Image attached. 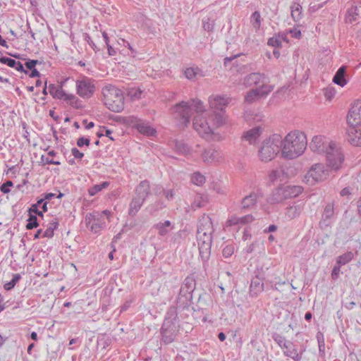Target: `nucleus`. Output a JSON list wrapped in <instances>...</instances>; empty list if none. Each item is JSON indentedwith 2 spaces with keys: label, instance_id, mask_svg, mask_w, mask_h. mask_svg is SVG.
I'll use <instances>...</instances> for the list:
<instances>
[{
  "label": "nucleus",
  "instance_id": "f257e3e1",
  "mask_svg": "<svg viewBox=\"0 0 361 361\" xmlns=\"http://www.w3.org/2000/svg\"><path fill=\"white\" fill-rule=\"evenodd\" d=\"M175 117L187 126L190 123L191 115L195 113L193 118V128L200 135L204 137L210 136L213 133L214 117L212 125H210L207 118V114L204 111L202 102L198 99H192L188 102H181L173 108Z\"/></svg>",
  "mask_w": 361,
  "mask_h": 361
},
{
  "label": "nucleus",
  "instance_id": "f03ea898",
  "mask_svg": "<svg viewBox=\"0 0 361 361\" xmlns=\"http://www.w3.org/2000/svg\"><path fill=\"white\" fill-rule=\"evenodd\" d=\"M214 231L211 218L205 215L202 216L197 226V240L200 256L203 262L204 267H205V264L210 257Z\"/></svg>",
  "mask_w": 361,
  "mask_h": 361
},
{
  "label": "nucleus",
  "instance_id": "7ed1b4c3",
  "mask_svg": "<svg viewBox=\"0 0 361 361\" xmlns=\"http://www.w3.org/2000/svg\"><path fill=\"white\" fill-rule=\"evenodd\" d=\"M307 147V139L304 133L294 131L288 133L282 140L281 152L283 157L295 159L300 156Z\"/></svg>",
  "mask_w": 361,
  "mask_h": 361
},
{
  "label": "nucleus",
  "instance_id": "20e7f679",
  "mask_svg": "<svg viewBox=\"0 0 361 361\" xmlns=\"http://www.w3.org/2000/svg\"><path fill=\"white\" fill-rule=\"evenodd\" d=\"M178 322L176 308L170 307L166 312L161 332V341L165 344H169L175 341L178 331Z\"/></svg>",
  "mask_w": 361,
  "mask_h": 361
},
{
  "label": "nucleus",
  "instance_id": "39448f33",
  "mask_svg": "<svg viewBox=\"0 0 361 361\" xmlns=\"http://www.w3.org/2000/svg\"><path fill=\"white\" fill-rule=\"evenodd\" d=\"M282 147V137L279 134H274L265 139L258 151L260 161L267 162L271 161L278 154Z\"/></svg>",
  "mask_w": 361,
  "mask_h": 361
},
{
  "label": "nucleus",
  "instance_id": "423d86ee",
  "mask_svg": "<svg viewBox=\"0 0 361 361\" xmlns=\"http://www.w3.org/2000/svg\"><path fill=\"white\" fill-rule=\"evenodd\" d=\"M104 102L109 110L121 112L124 109V97L121 91L114 85H106L102 88Z\"/></svg>",
  "mask_w": 361,
  "mask_h": 361
},
{
  "label": "nucleus",
  "instance_id": "0eeeda50",
  "mask_svg": "<svg viewBox=\"0 0 361 361\" xmlns=\"http://www.w3.org/2000/svg\"><path fill=\"white\" fill-rule=\"evenodd\" d=\"M230 102V98L226 95H212L209 97V103L211 109H214V125L217 127L222 126L226 121L224 109Z\"/></svg>",
  "mask_w": 361,
  "mask_h": 361
},
{
  "label": "nucleus",
  "instance_id": "6e6552de",
  "mask_svg": "<svg viewBox=\"0 0 361 361\" xmlns=\"http://www.w3.org/2000/svg\"><path fill=\"white\" fill-rule=\"evenodd\" d=\"M326 159L327 166L335 171L339 170L344 161V156L341 147L336 143L330 142L326 148Z\"/></svg>",
  "mask_w": 361,
  "mask_h": 361
},
{
  "label": "nucleus",
  "instance_id": "1a4fd4ad",
  "mask_svg": "<svg viewBox=\"0 0 361 361\" xmlns=\"http://www.w3.org/2000/svg\"><path fill=\"white\" fill-rule=\"evenodd\" d=\"M329 175V171L325 169L322 164H315L308 171L305 175L307 182L311 185L314 184L316 182H319L325 180Z\"/></svg>",
  "mask_w": 361,
  "mask_h": 361
},
{
  "label": "nucleus",
  "instance_id": "9d476101",
  "mask_svg": "<svg viewBox=\"0 0 361 361\" xmlns=\"http://www.w3.org/2000/svg\"><path fill=\"white\" fill-rule=\"evenodd\" d=\"M94 81L89 78H83L76 82L77 94L83 99L90 98L95 92Z\"/></svg>",
  "mask_w": 361,
  "mask_h": 361
},
{
  "label": "nucleus",
  "instance_id": "9b49d317",
  "mask_svg": "<svg viewBox=\"0 0 361 361\" xmlns=\"http://www.w3.org/2000/svg\"><path fill=\"white\" fill-rule=\"evenodd\" d=\"M347 122L349 126H361V101H355L350 109Z\"/></svg>",
  "mask_w": 361,
  "mask_h": 361
},
{
  "label": "nucleus",
  "instance_id": "f8f14e48",
  "mask_svg": "<svg viewBox=\"0 0 361 361\" xmlns=\"http://www.w3.org/2000/svg\"><path fill=\"white\" fill-rule=\"evenodd\" d=\"M272 90L271 85H261V87H250V103L265 98Z\"/></svg>",
  "mask_w": 361,
  "mask_h": 361
},
{
  "label": "nucleus",
  "instance_id": "ddd939ff",
  "mask_svg": "<svg viewBox=\"0 0 361 361\" xmlns=\"http://www.w3.org/2000/svg\"><path fill=\"white\" fill-rule=\"evenodd\" d=\"M202 157L204 162L214 164L221 162L224 160V154L220 149L211 147L205 149Z\"/></svg>",
  "mask_w": 361,
  "mask_h": 361
},
{
  "label": "nucleus",
  "instance_id": "4468645a",
  "mask_svg": "<svg viewBox=\"0 0 361 361\" xmlns=\"http://www.w3.org/2000/svg\"><path fill=\"white\" fill-rule=\"evenodd\" d=\"M335 216L334 204L329 202L326 204L324 207V212L322 215V219L319 221V226L322 228H326L332 224Z\"/></svg>",
  "mask_w": 361,
  "mask_h": 361
},
{
  "label": "nucleus",
  "instance_id": "2eb2a0df",
  "mask_svg": "<svg viewBox=\"0 0 361 361\" xmlns=\"http://www.w3.org/2000/svg\"><path fill=\"white\" fill-rule=\"evenodd\" d=\"M304 209V204L302 202H294L285 209L284 218L290 221L300 216Z\"/></svg>",
  "mask_w": 361,
  "mask_h": 361
},
{
  "label": "nucleus",
  "instance_id": "dca6fc26",
  "mask_svg": "<svg viewBox=\"0 0 361 361\" xmlns=\"http://www.w3.org/2000/svg\"><path fill=\"white\" fill-rule=\"evenodd\" d=\"M330 142H327L325 137L321 135L314 136L310 144V149L318 154L326 152V148Z\"/></svg>",
  "mask_w": 361,
  "mask_h": 361
},
{
  "label": "nucleus",
  "instance_id": "f3484780",
  "mask_svg": "<svg viewBox=\"0 0 361 361\" xmlns=\"http://www.w3.org/2000/svg\"><path fill=\"white\" fill-rule=\"evenodd\" d=\"M347 140L353 146H361V126H349L347 130Z\"/></svg>",
  "mask_w": 361,
  "mask_h": 361
},
{
  "label": "nucleus",
  "instance_id": "a211bd4d",
  "mask_svg": "<svg viewBox=\"0 0 361 361\" xmlns=\"http://www.w3.org/2000/svg\"><path fill=\"white\" fill-rule=\"evenodd\" d=\"M134 127L138 130L139 133L146 136H153L156 133V130L148 123L140 119L135 118Z\"/></svg>",
  "mask_w": 361,
  "mask_h": 361
},
{
  "label": "nucleus",
  "instance_id": "6ab92c4d",
  "mask_svg": "<svg viewBox=\"0 0 361 361\" xmlns=\"http://www.w3.org/2000/svg\"><path fill=\"white\" fill-rule=\"evenodd\" d=\"M361 18V2L351 6L347 12L346 22L352 23Z\"/></svg>",
  "mask_w": 361,
  "mask_h": 361
},
{
  "label": "nucleus",
  "instance_id": "aec40b11",
  "mask_svg": "<svg viewBox=\"0 0 361 361\" xmlns=\"http://www.w3.org/2000/svg\"><path fill=\"white\" fill-rule=\"evenodd\" d=\"M135 196L145 201L150 194V183L148 180L141 181L135 188Z\"/></svg>",
  "mask_w": 361,
  "mask_h": 361
},
{
  "label": "nucleus",
  "instance_id": "412c9836",
  "mask_svg": "<svg viewBox=\"0 0 361 361\" xmlns=\"http://www.w3.org/2000/svg\"><path fill=\"white\" fill-rule=\"evenodd\" d=\"M283 354L291 357L294 361H300L302 358V353H298L295 345L289 341L283 348Z\"/></svg>",
  "mask_w": 361,
  "mask_h": 361
},
{
  "label": "nucleus",
  "instance_id": "4be33fe9",
  "mask_svg": "<svg viewBox=\"0 0 361 361\" xmlns=\"http://www.w3.org/2000/svg\"><path fill=\"white\" fill-rule=\"evenodd\" d=\"M192 291L189 289L185 288L183 290V287H180L179 295L178 297V302L183 305H189L192 300Z\"/></svg>",
  "mask_w": 361,
  "mask_h": 361
},
{
  "label": "nucleus",
  "instance_id": "5701e85b",
  "mask_svg": "<svg viewBox=\"0 0 361 361\" xmlns=\"http://www.w3.org/2000/svg\"><path fill=\"white\" fill-rule=\"evenodd\" d=\"M61 100L66 102L72 107L77 109H81L83 107L82 101L80 100L75 94H68L65 92L64 96L63 97Z\"/></svg>",
  "mask_w": 361,
  "mask_h": 361
},
{
  "label": "nucleus",
  "instance_id": "b1692460",
  "mask_svg": "<svg viewBox=\"0 0 361 361\" xmlns=\"http://www.w3.org/2000/svg\"><path fill=\"white\" fill-rule=\"evenodd\" d=\"M264 130V126L262 124L254 126L250 129V145L256 143Z\"/></svg>",
  "mask_w": 361,
  "mask_h": 361
},
{
  "label": "nucleus",
  "instance_id": "393cba45",
  "mask_svg": "<svg viewBox=\"0 0 361 361\" xmlns=\"http://www.w3.org/2000/svg\"><path fill=\"white\" fill-rule=\"evenodd\" d=\"M345 72V66H343L340 67L333 78V82L341 87L345 86L347 83Z\"/></svg>",
  "mask_w": 361,
  "mask_h": 361
},
{
  "label": "nucleus",
  "instance_id": "a878e982",
  "mask_svg": "<svg viewBox=\"0 0 361 361\" xmlns=\"http://www.w3.org/2000/svg\"><path fill=\"white\" fill-rule=\"evenodd\" d=\"M154 228L158 231V233L161 236L167 235L170 231L173 229L171 222L169 220L160 221L154 226Z\"/></svg>",
  "mask_w": 361,
  "mask_h": 361
},
{
  "label": "nucleus",
  "instance_id": "bb28decb",
  "mask_svg": "<svg viewBox=\"0 0 361 361\" xmlns=\"http://www.w3.org/2000/svg\"><path fill=\"white\" fill-rule=\"evenodd\" d=\"M285 192L283 187H280L274 190L271 195L269 198V202L271 204H276L286 200Z\"/></svg>",
  "mask_w": 361,
  "mask_h": 361
},
{
  "label": "nucleus",
  "instance_id": "cd10ccee",
  "mask_svg": "<svg viewBox=\"0 0 361 361\" xmlns=\"http://www.w3.org/2000/svg\"><path fill=\"white\" fill-rule=\"evenodd\" d=\"M286 199L298 197L302 193L303 188L299 185L283 186Z\"/></svg>",
  "mask_w": 361,
  "mask_h": 361
},
{
  "label": "nucleus",
  "instance_id": "c85d7f7f",
  "mask_svg": "<svg viewBox=\"0 0 361 361\" xmlns=\"http://www.w3.org/2000/svg\"><path fill=\"white\" fill-rule=\"evenodd\" d=\"M145 201L135 195L133 198L128 209V214L131 216H134L138 212L142 207Z\"/></svg>",
  "mask_w": 361,
  "mask_h": 361
},
{
  "label": "nucleus",
  "instance_id": "c756f323",
  "mask_svg": "<svg viewBox=\"0 0 361 361\" xmlns=\"http://www.w3.org/2000/svg\"><path fill=\"white\" fill-rule=\"evenodd\" d=\"M261 85H268L266 84L265 77L259 73H254L250 74V87H261Z\"/></svg>",
  "mask_w": 361,
  "mask_h": 361
},
{
  "label": "nucleus",
  "instance_id": "7c9ffc66",
  "mask_svg": "<svg viewBox=\"0 0 361 361\" xmlns=\"http://www.w3.org/2000/svg\"><path fill=\"white\" fill-rule=\"evenodd\" d=\"M247 222V215H244L243 216H233L226 221V226L227 227L233 226H243Z\"/></svg>",
  "mask_w": 361,
  "mask_h": 361
},
{
  "label": "nucleus",
  "instance_id": "2f4dec72",
  "mask_svg": "<svg viewBox=\"0 0 361 361\" xmlns=\"http://www.w3.org/2000/svg\"><path fill=\"white\" fill-rule=\"evenodd\" d=\"M208 202V198L207 195L202 194H196L192 203L191 204V208L192 209H196L197 208H201L204 207Z\"/></svg>",
  "mask_w": 361,
  "mask_h": 361
},
{
  "label": "nucleus",
  "instance_id": "473e14b6",
  "mask_svg": "<svg viewBox=\"0 0 361 361\" xmlns=\"http://www.w3.org/2000/svg\"><path fill=\"white\" fill-rule=\"evenodd\" d=\"M59 226V221L56 219H53L47 226V229L43 232L42 238H52L54 236V231Z\"/></svg>",
  "mask_w": 361,
  "mask_h": 361
},
{
  "label": "nucleus",
  "instance_id": "72a5a7b5",
  "mask_svg": "<svg viewBox=\"0 0 361 361\" xmlns=\"http://www.w3.org/2000/svg\"><path fill=\"white\" fill-rule=\"evenodd\" d=\"M49 93L56 99H62L64 96L65 91L61 87L55 85L54 84H49L48 86Z\"/></svg>",
  "mask_w": 361,
  "mask_h": 361
},
{
  "label": "nucleus",
  "instance_id": "f704fd0d",
  "mask_svg": "<svg viewBox=\"0 0 361 361\" xmlns=\"http://www.w3.org/2000/svg\"><path fill=\"white\" fill-rule=\"evenodd\" d=\"M250 292H253L255 295L262 292L264 289L262 280L258 277L253 279L250 284Z\"/></svg>",
  "mask_w": 361,
  "mask_h": 361
},
{
  "label": "nucleus",
  "instance_id": "c9c22d12",
  "mask_svg": "<svg viewBox=\"0 0 361 361\" xmlns=\"http://www.w3.org/2000/svg\"><path fill=\"white\" fill-rule=\"evenodd\" d=\"M184 75L186 78L190 80H195L197 76H204V75L202 73V71L197 67L187 68L184 71Z\"/></svg>",
  "mask_w": 361,
  "mask_h": 361
},
{
  "label": "nucleus",
  "instance_id": "e433bc0d",
  "mask_svg": "<svg viewBox=\"0 0 361 361\" xmlns=\"http://www.w3.org/2000/svg\"><path fill=\"white\" fill-rule=\"evenodd\" d=\"M291 16L295 21H299L302 18V6L298 2H293L290 6Z\"/></svg>",
  "mask_w": 361,
  "mask_h": 361
},
{
  "label": "nucleus",
  "instance_id": "4c0bfd02",
  "mask_svg": "<svg viewBox=\"0 0 361 361\" xmlns=\"http://www.w3.org/2000/svg\"><path fill=\"white\" fill-rule=\"evenodd\" d=\"M174 149L179 154L186 155L190 153V147L183 141H176L175 142Z\"/></svg>",
  "mask_w": 361,
  "mask_h": 361
},
{
  "label": "nucleus",
  "instance_id": "58836bf2",
  "mask_svg": "<svg viewBox=\"0 0 361 361\" xmlns=\"http://www.w3.org/2000/svg\"><path fill=\"white\" fill-rule=\"evenodd\" d=\"M181 287H183V290L186 288L193 292L196 287L195 277L192 275L188 276L183 281Z\"/></svg>",
  "mask_w": 361,
  "mask_h": 361
},
{
  "label": "nucleus",
  "instance_id": "ea45409f",
  "mask_svg": "<svg viewBox=\"0 0 361 361\" xmlns=\"http://www.w3.org/2000/svg\"><path fill=\"white\" fill-rule=\"evenodd\" d=\"M42 204V210L44 212H47L48 210L47 208V202H44V200H39L37 202L33 204H32L31 207L29 209V214H32L33 213L36 214V213L39 211L38 208L40 207V204Z\"/></svg>",
  "mask_w": 361,
  "mask_h": 361
},
{
  "label": "nucleus",
  "instance_id": "a19ab883",
  "mask_svg": "<svg viewBox=\"0 0 361 361\" xmlns=\"http://www.w3.org/2000/svg\"><path fill=\"white\" fill-rule=\"evenodd\" d=\"M109 182L104 181L100 184H96L89 188L88 192L90 196H94L103 189L106 188L109 185Z\"/></svg>",
  "mask_w": 361,
  "mask_h": 361
},
{
  "label": "nucleus",
  "instance_id": "79ce46f5",
  "mask_svg": "<svg viewBox=\"0 0 361 361\" xmlns=\"http://www.w3.org/2000/svg\"><path fill=\"white\" fill-rule=\"evenodd\" d=\"M166 207L164 202L161 200H157L154 203L148 205L147 209L151 214H154L156 212Z\"/></svg>",
  "mask_w": 361,
  "mask_h": 361
},
{
  "label": "nucleus",
  "instance_id": "37998d69",
  "mask_svg": "<svg viewBox=\"0 0 361 361\" xmlns=\"http://www.w3.org/2000/svg\"><path fill=\"white\" fill-rule=\"evenodd\" d=\"M190 180L193 184L197 186H202L205 183L206 178L201 173L195 172L191 175Z\"/></svg>",
  "mask_w": 361,
  "mask_h": 361
},
{
  "label": "nucleus",
  "instance_id": "c03bdc74",
  "mask_svg": "<svg viewBox=\"0 0 361 361\" xmlns=\"http://www.w3.org/2000/svg\"><path fill=\"white\" fill-rule=\"evenodd\" d=\"M353 256L352 252H347L337 258L336 264L339 266L345 265L353 259Z\"/></svg>",
  "mask_w": 361,
  "mask_h": 361
},
{
  "label": "nucleus",
  "instance_id": "a18cd8bd",
  "mask_svg": "<svg viewBox=\"0 0 361 361\" xmlns=\"http://www.w3.org/2000/svg\"><path fill=\"white\" fill-rule=\"evenodd\" d=\"M249 197L250 205H254L257 203V201H259V200L262 198V192L259 188H255V191H252L251 193H250Z\"/></svg>",
  "mask_w": 361,
  "mask_h": 361
},
{
  "label": "nucleus",
  "instance_id": "49530a36",
  "mask_svg": "<svg viewBox=\"0 0 361 361\" xmlns=\"http://www.w3.org/2000/svg\"><path fill=\"white\" fill-rule=\"evenodd\" d=\"M250 18H251V21H252L253 27L256 30H258L260 28V26H261L262 18H261L260 13L258 11H255L252 14Z\"/></svg>",
  "mask_w": 361,
  "mask_h": 361
},
{
  "label": "nucleus",
  "instance_id": "de8ad7c7",
  "mask_svg": "<svg viewBox=\"0 0 361 361\" xmlns=\"http://www.w3.org/2000/svg\"><path fill=\"white\" fill-rule=\"evenodd\" d=\"M21 279V276L19 274H13L12 279L4 284V288L6 290H10L14 288L16 284L19 281V280Z\"/></svg>",
  "mask_w": 361,
  "mask_h": 361
},
{
  "label": "nucleus",
  "instance_id": "09e8293b",
  "mask_svg": "<svg viewBox=\"0 0 361 361\" xmlns=\"http://www.w3.org/2000/svg\"><path fill=\"white\" fill-rule=\"evenodd\" d=\"M142 91L137 87H131L128 90L127 95L133 100L139 99L141 97Z\"/></svg>",
  "mask_w": 361,
  "mask_h": 361
},
{
  "label": "nucleus",
  "instance_id": "8fccbe9b",
  "mask_svg": "<svg viewBox=\"0 0 361 361\" xmlns=\"http://www.w3.org/2000/svg\"><path fill=\"white\" fill-rule=\"evenodd\" d=\"M39 226L37 217L34 214H29V218L27 219V224L26 225V228L27 230H31L37 228Z\"/></svg>",
  "mask_w": 361,
  "mask_h": 361
},
{
  "label": "nucleus",
  "instance_id": "3c124183",
  "mask_svg": "<svg viewBox=\"0 0 361 361\" xmlns=\"http://www.w3.org/2000/svg\"><path fill=\"white\" fill-rule=\"evenodd\" d=\"M324 94L326 100L331 101L336 94V90L333 87H328L324 89Z\"/></svg>",
  "mask_w": 361,
  "mask_h": 361
},
{
  "label": "nucleus",
  "instance_id": "603ef678",
  "mask_svg": "<svg viewBox=\"0 0 361 361\" xmlns=\"http://www.w3.org/2000/svg\"><path fill=\"white\" fill-rule=\"evenodd\" d=\"M202 25L205 30L212 31L214 28V21L211 20L209 17H205L202 19Z\"/></svg>",
  "mask_w": 361,
  "mask_h": 361
},
{
  "label": "nucleus",
  "instance_id": "864d4df0",
  "mask_svg": "<svg viewBox=\"0 0 361 361\" xmlns=\"http://www.w3.org/2000/svg\"><path fill=\"white\" fill-rule=\"evenodd\" d=\"M44 197L41 198L40 200H44V202H47L48 203V201L51 200L52 198H61L63 197L64 194L59 192L58 195L53 193V192H47L44 193Z\"/></svg>",
  "mask_w": 361,
  "mask_h": 361
},
{
  "label": "nucleus",
  "instance_id": "5fc2aeb1",
  "mask_svg": "<svg viewBox=\"0 0 361 361\" xmlns=\"http://www.w3.org/2000/svg\"><path fill=\"white\" fill-rule=\"evenodd\" d=\"M273 338H274V341L276 342L277 344L282 348H283L285 347L287 342H289V341H286L283 336H282L279 334L274 335Z\"/></svg>",
  "mask_w": 361,
  "mask_h": 361
},
{
  "label": "nucleus",
  "instance_id": "6e6d98bb",
  "mask_svg": "<svg viewBox=\"0 0 361 361\" xmlns=\"http://www.w3.org/2000/svg\"><path fill=\"white\" fill-rule=\"evenodd\" d=\"M16 61H17L15 59L6 56H2L0 58V63L6 64L11 68L15 67Z\"/></svg>",
  "mask_w": 361,
  "mask_h": 361
},
{
  "label": "nucleus",
  "instance_id": "4d7b16f0",
  "mask_svg": "<svg viewBox=\"0 0 361 361\" xmlns=\"http://www.w3.org/2000/svg\"><path fill=\"white\" fill-rule=\"evenodd\" d=\"M234 252V246L228 245L225 246L222 250V255L225 258L230 257Z\"/></svg>",
  "mask_w": 361,
  "mask_h": 361
},
{
  "label": "nucleus",
  "instance_id": "13d9d810",
  "mask_svg": "<svg viewBox=\"0 0 361 361\" xmlns=\"http://www.w3.org/2000/svg\"><path fill=\"white\" fill-rule=\"evenodd\" d=\"M267 44L274 47H279L281 45V41L279 37H273L269 39Z\"/></svg>",
  "mask_w": 361,
  "mask_h": 361
},
{
  "label": "nucleus",
  "instance_id": "bf43d9fd",
  "mask_svg": "<svg viewBox=\"0 0 361 361\" xmlns=\"http://www.w3.org/2000/svg\"><path fill=\"white\" fill-rule=\"evenodd\" d=\"M13 185V183L11 180H7L1 185L0 190L3 193L7 194L10 192V187Z\"/></svg>",
  "mask_w": 361,
  "mask_h": 361
},
{
  "label": "nucleus",
  "instance_id": "052dcab7",
  "mask_svg": "<svg viewBox=\"0 0 361 361\" xmlns=\"http://www.w3.org/2000/svg\"><path fill=\"white\" fill-rule=\"evenodd\" d=\"M112 133V130L110 129L106 128L105 126H103L99 132L97 133L98 137H101L103 135H105L108 137H109L111 140H114V138L111 137V135Z\"/></svg>",
  "mask_w": 361,
  "mask_h": 361
},
{
  "label": "nucleus",
  "instance_id": "680f3d73",
  "mask_svg": "<svg viewBox=\"0 0 361 361\" xmlns=\"http://www.w3.org/2000/svg\"><path fill=\"white\" fill-rule=\"evenodd\" d=\"M281 173H282L281 170H279V169L272 170L269 173V180L272 182L275 181L281 176Z\"/></svg>",
  "mask_w": 361,
  "mask_h": 361
},
{
  "label": "nucleus",
  "instance_id": "e2e57ef3",
  "mask_svg": "<svg viewBox=\"0 0 361 361\" xmlns=\"http://www.w3.org/2000/svg\"><path fill=\"white\" fill-rule=\"evenodd\" d=\"M90 144V140L87 137H82L78 138L77 140V145L79 147H82L84 145L89 146Z\"/></svg>",
  "mask_w": 361,
  "mask_h": 361
},
{
  "label": "nucleus",
  "instance_id": "0e129e2a",
  "mask_svg": "<svg viewBox=\"0 0 361 361\" xmlns=\"http://www.w3.org/2000/svg\"><path fill=\"white\" fill-rule=\"evenodd\" d=\"M72 155L74 157L75 159H82L84 157V154L81 152L78 148L73 147L71 149Z\"/></svg>",
  "mask_w": 361,
  "mask_h": 361
},
{
  "label": "nucleus",
  "instance_id": "69168bd1",
  "mask_svg": "<svg viewBox=\"0 0 361 361\" xmlns=\"http://www.w3.org/2000/svg\"><path fill=\"white\" fill-rule=\"evenodd\" d=\"M38 63H39L38 60L29 59L25 62V65L27 69L31 70L35 68V66Z\"/></svg>",
  "mask_w": 361,
  "mask_h": 361
},
{
  "label": "nucleus",
  "instance_id": "338daca9",
  "mask_svg": "<svg viewBox=\"0 0 361 361\" xmlns=\"http://www.w3.org/2000/svg\"><path fill=\"white\" fill-rule=\"evenodd\" d=\"M163 195L168 200H172L174 197L175 192L173 190H163Z\"/></svg>",
  "mask_w": 361,
  "mask_h": 361
},
{
  "label": "nucleus",
  "instance_id": "774afa93",
  "mask_svg": "<svg viewBox=\"0 0 361 361\" xmlns=\"http://www.w3.org/2000/svg\"><path fill=\"white\" fill-rule=\"evenodd\" d=\"M341 266H339V264H337L336 266H335L334 267V269L332 270V273H331V277L334 280H336L338 278L340 271H341Z\"/></svg>",
  "mask_w": 361,
  "mask_h": 361
}]
</instances>
